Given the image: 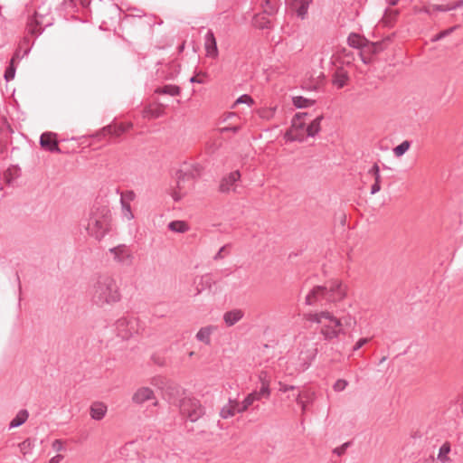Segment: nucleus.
<instances>
[{
	"mask_svg": "<svg viewBox=\"0 0 463 463\" xmlns=\"http://www.w3.org/2000/svg\"><path fill=\"white\" fill-rule=\"evenodd\" d=\"M260 5L262 6L263 12L269 15H272L276 13L277 3L276 0H260Z\"/></svg>",
	"mask_w": 463,
	"mask_h": 463,
	"instance_id": "27",
	"label": "nucleus"
},
{
	"mask_svg": "<svg viewBox=\"0 0 463 463\" xmlns=\"http://www.w3.org/2000/svg\"><path fill=\"white\" fill-rule=\"evenodd\" d=\"M298 404L301 406L302 411L305 412L307 410V402H304V400H302V403H298Z\"/></svg>",
	"mask_w": 463,
	"mask_h": 463,
	"instance_id": "63",
	"label": "nucleus"
},
{
	"mask_svg": "<svg viewBox=\"0 0 463 463\" xmlns=\"http://www.w3.org/2000/svg\"><path fill=\"white\" fill-rule=\"evenodd\" d=\"M111 213L109 207L94 205L89 215L86 230L91 237L100 241L109 230Z\"/></svg>",
	"mask_w": 463,
	"mask_h": 463,
	"instance_id": "3",
	"label": "nucleus"
},
{
	"mask_svg": "<svg viewBox=\"0 0 463 463\" xmlns=\"http://www.w3.org/2000/svg\"><path fill=\"white\" fill-rule=\"evenodd\" d=\"M348 80V75L345 71L343 70H338L333 76V84L335 85L337 88L341 89Z\"/></svg>",
	"mask_w": 463,
	"mask_h": 463,
	"instance_id": "23",
	"label": "nucleus"
},
{
	"mask_svg": "<svg viewBox=\"0 0 463 463\" xmlns=\"http://www.w3.org/2000/svg\"><path fill=\"white\" fill-rule=\"evenodd\" d=\"M247 410H248V409L246 408V406H245V405H243V403H242V402H241V403L238 402V406H237V408H236V412L241 413V412H243V411H247Z\"/></svg>",
	"mask_w": 463,
	"mask_h": 463,
	"instance_id": "60",
	"label": "nucleus"
},
{
	"mask_svg": "<svg viewBox=\"0 0 463 463\" xmlns=\"http://www.w3.org/2000/svg\"><path fill=\"white\" fill-rule=\"evenodd\" d=\"M259 393V395L261 397V398H266L268 399L270 395V390H269V383H264L261 387H260V390L259 392H257Z\"/></svg>",
	"mask_w": 463,
	"mask_h": 463,
	"instance_id": "40",
	"label": "nucleus"
},
{
	"mask_svg": "<svg viewBox=\"0 0 463 463\" xmlns=\"http://www.w3.org/2000/svg\"><path fill=\"white\" fill-rule=\"evenodd\" d=\"M213 284H215V280L213 279L211 274H205V275L202 276L201 282H200V285L202 286V288H197L198 293H200L201 290H203L204 288H211Z\"/></svg>",
	"mask_w": 463,
	"mask_h": 463,
	"instance_id": "32",
	"label": "nucleus"
},
{
	"mask_svg": "<svg viewBox=\"0 0 463 463\" xmlns=\"http://www.w3.org/2000/svg\"><path fill=\"white\" fill-rule=\"evenodd\" d=\"M16 67H7L5 71V79L10 81L14 78Z\"/></svg>",
	"mask_w": 463,
	"mask_h": 463,
	"instance_id": "44",
	"label": "nucleus"
},
{
	"mask_svg": "<svg viewBox=\"0 0 463 463\" xmlns=\"http://www.w3.org/2000/svg\"><path fill=\"white\" fill-rule=\"evenodd\" d=\"M275 109H276L275 108L263 109L260 112V116L262 118L269 119L270 118L273 117V115L275 113Z\"/></svg>",
	"mask_w": 463,
	"mask_h": 463,
	"instance_id": "46",
	"label": "nucleus"
},
{
	"mask_svg": "<svg viewBox=\"0 0 463 463\" xmlns=\"http://www.w3.org/2000/svg\"><path fill=\"white\" fill-rule=\"evenodd\" d=\"M449 4H450V6H451V9L455 10L457 8H460V7L463 6V0H457L456 2L449 3Z\"/></svg>",
	"mask_w": 463,
	"mask_h": 463,
	"instance_id": "58",
	"label": "nucleus"
},
{
	"mask_svg": "<svg viewBox=\"0 0 463 463\" xmlns=\"http://www.w3.org/2000/svg\"><path fill=\"white\" fill-rule=\"evenodd\" d=\"M249 397H252V401L255 402V401H259L261 399V397L259 395V393L257 392V391L255 392H252L251 393L248 394Z\"/></svg>",
	"mask_w": 463,
	"mask_h": 463,
	"instance_id": "61",
	"label": "nucleus"
},
{
	"mask_svg": "<svg viewBox=\"0 0 463 463\" xmlns=\"http://www.w3.org/2000/svg\"><path fill=\"white\" fill-rule=\"evenodd\" d=\"M370 341L369 338H361L359 339L355 345H354L353 347V351H357L359 350L361 347H363L365 344H367L368 342Z\"/></svg>",
	"mask_w": 463,
	"mask_h": 463,
	"instance_id": "48",
	"label": "nucleus"
},
{
	"mask_svg": "<svg viewBox=\"0 0 463 463\" xmlns=\"http://www.w3.org/2000/svg\"><path fill=\"white\" fill-rule=\"evenodd\" d=\"M216 330L214 326H207L200 328L195 337L198 341L209 345H211V335Z\"/></svg>",
	"mask_w": 463,
	"mask_h": 463,
	"instance_id": "18",
	"label": "nucleus"
},
{
	"mask_svg": "<svg viewBox=\"0 0 463 463\" xmlns=\"http://www.w3.org/2000/svg\"><path fill=\"white\" fill-rule=\"evenodd\" d=\"M121 204H122V210L124 212V214L125 216L128 219V220H131L133 219L134 215L131 212V207H130V204L128 203H126L123 199V196H121Z\"/></svg>",
	"mask_w": 463,
	"mask_h": 463,
	"instance_id": "37",
	"label": "nucleus"
},
{
	"mask_svg": "<svg viewBox=\"0 0 463 463\" xmlns=\"http://www.w3.org/2000/svg\"><path fill=\"white\" fill-rule=\"evenodd\" d=\"M347 43L350 47L359 49L360 52L363 51L365 43H367V39L362 37L358 33H352L349 34L347 38Z\"/></svg>",
	"mask_w": 463,
	"mask_h": 463,
	"instance_id": "19",
	"label": "nucleus"
},
{
	"mask_svg": "<svg viewBox=\"0 0 463 463\" xmlns=\"http://www.w3.org/2000/svg\"><path fill=\"white\" fill-rule=\"evenodd\" d=\"M347 384H348L347 381L343 380V379H339V380H337V381L335 383V384H334L333 388H334V390H335V392H342V391H344V390L345 389V387L347 386Z\"/></svg>",
	"mask_w": 463,
	"mask_h": 463,
	"instance_id": "42",
	"label": "nucleus"
},
{
	"mask_svg": "<svg viewBox=\"0 0 463 463\" xmlns=\"http://www.w3.org/2000/svg\"><path fill=\"white\" fill-rule=\"evenodd\" d=\"M411 142L408 140H404L403 142H402L400 145L393 148V153L397 157H400L409 150Z\"/></svg>",
	"mask_w": 463,
	"mask_h": 463,
	"instance_id": "33",
	"label": "nucleus"
},
{
	"mask_svg": "<svg viewBox=\"0 0 463 463\" xmlns=\"http://www.w3.org/2000/svg\"><path fill=\"white\" fill-rule=\"evenodd\" d=\"M239 130H240V127L239 126L224 127V128H220V132L221 133H225V132H229V131L233 132V133H237Z\"/></svg>",
	"mask_w": 463,
	"mask_h": 463,
	"instance_id": "53",
	"label": "nucleus"
},
{
	"mask_svg": "<svg viewBox=\"0 0 463 463\" xmlns=\"http://www.w3.org/2000/svg\"><path fill=\"white\" fill-rule=\"evenodd\" d=\"M52 449L56 451H61L64 448H63V443L61 439H55L53 442H52Z\"/></svg>",
	"mask_w": 463,
	"mask_h": 463,
	"instance_id": "52",
	"label": "nucleus"
},
{
	"mask_svg": "<svg viewBox=\"0 0 463 463\" xmlns=\"http://www.w3.org/2000/svg\"><path fill=\"white\" fill-rule=\"evenodd\" d=\"M31 48L30 39L25 36L24 37L23 41L19 43V46L16 50H20V55H23L24 51L27 48Z\"/></svg>",
	"mask_w": 463,
	"mask_h": 463,
	"instance_id": "43",
	"label": "nucleus"
},
{
	"mask_svg": "<svg viewBox=\"0 0 463 463\" xmlns=\"http://www.w3.org/2000/svg\"><path fill=\"white\" fill-rule=\"evenodd\" d=\"M230 247V244H226L224 246H222L219 250L218 252L214 255L213 257V260H222L225 257V255H228L229 252L227 251V248Z\"/></svg>",
	"mask_w": 463,
	"mask_h": 463,
	"instance_id": "41",
	"label": "nucleus"
},
{
	"mask_svg": "<svg viewBox=\"0 0 463 463\" xmlns=\"http://www.w3.org/2000/svg\"><path fill=\"white\" fill-rule=\"evenodd\" d=\"M28 417L29 413L27 410L24 409L19 411L16 416L10 421L9 428L13 429L21 426L27 420Z\"/></svg>",
	"mask_w": 463,
	"mask_h": 463,
	"instance_id": "21",
	"label": "nucleus"
},
{
	"mask_svg": "<svg viewBox=\"0 0 463 463\" xmlns=\"http://www.w3.org/2000/svg\"><path fill=\"white\" fill-rule=\"evenodd\" d=\"M313 396H314V393L312 392H302V398L304 400V402H311L313 401Z\"/></svg>",
	"mask_w": 463,
	"mask_h": 463,
	"instance_id": "55",
	"label": "nucleus"
},
{
	"mask_svg": "<svg viewBox=\"0 0 463 463\" xmlns=\"http://www.w3.org/2000/svg\"><path fill=\"white\" fill-rule=\"evenodd\" d=\"M163 113V110L161 109H151V108H146L144 109V117L146 118H159Z\"/></svg>",
	"mask_w": 463,
	"mask_h": 463,
	"instance_id": "35",
	"label": "nucleus"
},
{
	"mask_svg": "<svg viewBox=\"0 0 463 463\" xmlns=\"http://www.w3.org/2000/svg\"><path fill=\"white\" fill-rule=\"evenodd\" d=\"M154 398V392L148 387H141L132 396L134 403L142 404Z\"/></svg>",
	"mask_w": 463,
	"mask_h": 463,
	"instance_id": "15",
	"label": "nucleus"
},
{
	"mask_svg": "<svg viewBox=\"0 0 463 463\" xmlns=\"http://www.w3.org/2000/svg\"><path fill=\"white\" fill-rule=\"evenodd\" d=\"M432 11H439V12H448L451 11L450 4L447 5H434L431 6Z\"/></svg>",
	"mask_w": 463,
	"mask_h": 463,
	"instance_id": "45",
	"label": "nucleus"
},
{
	"mask_svg": "<svg viewBox=\"0 0 463 463\" xmlns=\"http://www.w3.org/2000/svg\"><path fill=\"white\" fill-rule=\"evenodd\" d=\"M307 113L306 112H299V113H297L294 118H292V128H303L304 126H305V123L302 122V118L307 117Z\"/></svg>",
	"mask_w": 463,
	"mask_h": 463,
	"instance_id": "34",
	"label": "nucleus"
},
{
	"mask_svg": "<svg viewBox=\"0 0 463 463\" xmlns=\"http://www.w3.org/2000/svg\"><path fill=\"white\" fill-rule=\"evenodd\" d=\"M244 316L241 309H232L223 314V321L227 326H232L238 323Z\"/></svg>",
	"mask_w": 463,
	"mask_h": 463,
	"instance_id": "16",
	"label": "nucleus"
},
{
	"mask_svg": "<svg viewBox=\"0 0 463 463\" xmlns=\"http://www.w3.org/2000/svg\"><path fill=\"white\" fill-rule=\"evenodd\" d=\"M292 102L296 108L302 109V108H307L309 106H312L315 103V100L306 99L302 96H297V97H293Z\"/></svg>",
	"mask_w": 463,
	"mask_h": 463,
	"instance_id": "29",
	"label": "nucleus"
},
{
	"mask_svg": "<svg viewBox=\"0 0 463 463\" xmlns=\"http://www.w3.org/2000/svg\"><path fill=\"white\" fill-rule=\"evenodd\" d=\"M107 406L100 402H95L90 406V417L95 420H100L104 418L107 412Z\"/></svg>",
	"mask_w": 463,
	"mask_h": 463,
	"instance_id": "17",
	"label": "nucleus"
},
{
	"mask_svg": "<svg viewBox=\"0 0 463 463\" xmlns=\"http://www.w3.org/2000/svg\"><path fill=\"white\" fill-rule=\"evenodd\" d=\"M306 319L309 322L322 325L320 333L323 335L325 340H333L337 338L341 333H344L342 320L335 317L329 311L307 314Z\"/></svg>",
	"mask_w": 463,
	"mask_h": 463,
	"instance_id": "4",
	"label": "nucleus"
},
{
	"mask_svg": "<svg viewBox=\"0 0 463 463\" xmlns=\"http://www.w3.org/2000/svg\"><path fill=\"white\" fill-rule=\"evenodd\" d=\"M90 296L92 304L104 307L112 306L121 299L119 287L112 275L99 274L90 288Z\"/></svg>",
	"mask_w": 463,
	"mask_h": 463,
	"instance_id": "1",
	"label": "nucleus"
},
{
	"mask_svg": "<svg viewBox=\"0 0 463 463\" xmlns=\"http://www.w3.org/2000/svg\"><path fill=\"white\" fill-rule=\"evenodd\" d=\"M346 296V286L341 280L334 279L328 281L326 286H315L305 298V304L307 306H317L323 300L326 302H336L344 299Z\"/></svg>",
	"mask_w": 463,
	"mask_h": 463,
	"instance_id": "2",
	"label": "nucleus"
},
{
	"mask_svg": "<svg viewBox=\"0 0 463 463\" xmlns=\"http://www.w3.org/2000/svg\"><path fill=\"white\" fill-rule=\"evenodd\" d=\"M30 52V47H27L24 51V53L23 55H20V50H15L11 61H10V63L8 65V67H15V61L24 58V56H26Z\"/></svg>",
	"mask_w": 463,
	"mask_h": 463,
	"instance_id": "36",
	"label": "nucleus"
},
{
	"mask_svg": "<svg viewBox=\"0 0 463 463\" xmlns=\"http://www.w3.org/2000/svg\"><path fill=\"white\" fill-rule=\"evenodd\" d=\"M133 127L130 122H117L112 121L110 124L103 127L101 129L97 131L91 137L97 138L98 140H101L105 138L107 136H109L112 138H118L122 134L128 131Z\"/></svg>",
	"mask_w": 463,
	"mask_h": 463,
	"instance_id": "6",
	"label": "nucleus"
},
{
	"mask_svg": "<svg viewBox=\"0 0 463 463\" xmlns=\"http://www.w3.org/2000/svg\"><path fill=\"white\" fill-rule=\"evenodd\" d=\"M39 144L42 149L50 153L61 154L59 146L58 135L54 132L46 131L40 136Z\"/></svg>",
	"mask_w": 463,
	"mask_h": 463,
	"instance_id": "8",
	"label": "nucleus"
},
{
	"mask_svg": "<svg viewBox=\"0 0 463 463\" xmlns=\"http://www.w3.org/2000/svg\"><path fill=\"white\" fill-rule=\"evenodd\" d=\"M323 119V116L317 117L307 128V133L308 137H315L320 131V124Z\"/></svg>",
	"mask_w": 463,
	"mask_h": 463,
	"instance_id": "24",
	"label": "nucleus"
},
{
	"mask_svg": "<svg viewBox=\"0 0 463 463\" xmlns=\"http://www.w3.org/2000/svg\"><path fill=\"white\" fill-rule=\"evenodd\" d=\"M312 0H288L289 6L294 10L298 17L302 19L307 13L308 6Z\"/></svg>",
	"mask_w": 463,
	"mask_h": 463,
	"instance_id": "14",
	"label": "nucleus"
},
{
	"mask_svg": "<svg viewBox=\"0 0 463 463\" xmlns=\"http://www.w3.org/2000/svg\"><path fill=\"white\" fill-rule=\"evenodd\" d=\"M293 397L298 404L302 403V392H298L297 395H293Z\"/></svg>",
	"mask_w": 463,
	"mask_h": 463,
	"instance_id": "62",
	"label": "nucleus"
},
{
	"mask_svg": "<svg viewBox=\"0 0 463 463\" xmlns=\"http://www.w3.org/2000/svg\"><path fill=\"white\" fill-rule=\"evenodd\" d=\"M180 412L191 422H195L204 415V408L195 398L184 397L179 403Z\"/></svg>",
	"mask_w": 463,
	"mask_h": 463,
	"instance_id": "5",
	"label": "nucleus"
},
{
	"mask_svg": "<svg viewBox=\"0 0 463 463\" xmlns=\"http://www.w3.org/2000/svg\"><path fill=\"white\" fill-rule=\"evenodd\" d=\"M194 178V175L192 173H185L182 170L178 171L176 173V189L179 191H183L184 189V183L186 181H192Z\"/></svg>",
	"mask_w": 463,
	"mask_h": 463,
	"instance_id": "22",
	"label": "nucleus"
},
{
	"mask_svg": "<svg viewBox=\"0 0 463 463\" xmlns=\"http://www.w3.org/2000/svg\"><path fill=\"white\" fill-rule=\"evenodd\" d=\"M127 196L128 197L129 200H132L135 196L134 192H132V191L128 192Z\"/></svg>",
	"mask_w": 463,
	"mask_h": 463,
	"instance_id": "64",
	"label": "nucleus"
},
{
	"mask_svg": "<svg viewBox=\"0 0 463 463\" xmlns=\"http://www.w3.org/2000/svg\"><path fill=\"white\" fill-rule=\"evenodd\" d=\"M253 402H254L252 401V397H249V395H247V397L242 402L243 405H245L247 409L250 406H251L253 404Z\"/></svg>",
	"mask_w": 463,
	"mask_h": 463,
	"instance_id": "59",
	"label": "nucleus"
},
{
	"mask_svg": "<svg viewBox=\"0 0 463 463\" xmlns=\"http://www.w3.org/2000/svg\"><path fill=\"white\" fill-rule=\"evenodd\" d=\"M44 15L41 14L38 11L34 12V14L28 19L26 30L28 33L33 36H38L42 33L43 26L51 24L49 21L44 23Z\"/></svg>",
	"mask_w": 463,
	"mask_h": 463,
	"instance_id": "10",
	"label": "nucleus"
},
{
	"mask_svg": "<svg viewBox=\"0 0 463 463\" xmlns=\"http://www.w3.org/2000/svg\"><path fill=\"white\" fill-rule=\"evenodd\" d=\"M458 26H453V27H450L447 30H444V31H441L440 33H439L438 34H436L433 38H432V42H437V41H439L441 39H443L444 37L448 36L449 34H450Z\"/></svg>",
	"mask_w": 463,
	"mask_h": 463,
	"instance_id": "38",
	"label": "nucleus"
},
{
	"mask_svg": "<svg viewBox=\"0 0 463 463\" xmlns=\"http://www.w3.org/2000/svg\"><path fill=\"white\" fill-rule=\"evenodd\" d=\"M368 175H372L374 179V182L380 184H382L385 179L389 178L388 176H383L381 175L380 167L377 163H374L373 165L369 169Z\"/></svg>",
	"mask_w": 463,
	"mask_h": 463,
	"instance_id": "28",
	"label": "nucleus"
},
{
	"mask_svg": "<svg viewBox=\"0 0 463 463\" xmlns=\"http://www.w3.org/2000/svg\"><path fill=\"white\" fill-rule=\"evenodd\" d=\"M349 446H350V442H345V443H344L342 446H340V447H338V448H335V449H334V453H335V454H336V455H338V456H341V455H343V454L345 452L346 449H347Z\"/></svg>",
	"mask_w": 463,
	"mask_h": 463,
	"instance_id": "47",
	"label": "nucleus"
},
{
	"mask_svg": "<svg viewBox=\"0 0 463 463\" xmlns=\"http://www.w3.org/2000/svg\"><path fill=\"white\" fill-rule=\"evenodd\" d=\"M259 380L261 383V385L264 383H267L269 384V376H268V373L266 371H261L260 373H259Z\"/></svg>",
	"mask_w": 463,
	"mask_h": 463,
	"instance_id": "50",
	"label": "nucleus"
},
{
	"mask_svg": "<svg viewBox=\"0 0 463 463\" xmlns=\"http://www.w3.org/2000/svg\"><path fill=\"white\" fill-rule=\"evenodd\" d=\"M180 88L176 85H165L156 90L157 94H166L170 96H177L180 94Z\"/></svg>",
	"mask_w": 463,
	"mask_h": 463,
	"instance_id": "26",
	"label": "nucleus"
},
{
	"mask_svg": "<svg viewBox=\"0 0 463 463\" xmlns=\"http://www.w3.org/2000/svg\"><path fill=\"white\" fill-rule=\"evenodd\" d=\"M450 452V445L449 442H445L439 450L438 459L442 463L448 462L449 460L448 454Z\"/></svg>",
	"mask_w": 463,
	"mask_h": 463,
	"instance_id": "30",
	"label": "nucleus"
},
{
	"mask_svg": "<svg viewBox=\"0 0 463 463\" xmlns=\"http://www.w3.org/2000/svg\"><path fill=\"white\" fill-rule=\"evenodd\" d=\"M172 197L175 202H178L183 197L184 194L183 191H179L176 188L172 193Z\"/></svg>",
	"mask_w": 463,
	"mask_h": 463,
	"instance_id": "54",
	"label": "nucleus"
},
{
	"mask_svg": "<svg viewBox=\"0 0 463 463\" xmlns=\"http://www.w3.org/2000/svg\"><path fill=\"white\" fill-rule=\"evenodd\" d=\"M152 361L154 362V364L159 365V366H164L165 365V358L157 355V354H153L152 357H151Z\"/></svg>",
	"mask_w": 463,
	"mask_h": 463,
	"instance_id": "49",
	"label": "nucleus"
},
{
	"mask_svg": "<svg viewBox=\"0 0 463 463\" xmlns=\"http://www.w3.org/2000/svg\"><path fill=\"white\" fill-rule=\"evenodd\" d=\"M241 179V173L239 170L233 171L229 175L223 176L220 182L219 191L221 193H229L236 191V183Z\"/></svg>",
	"mask_w": 463,
	"mask_h": 463,
	"instance_id": "11",
	"label": "nucleus"
},
{
	"mask_svg": "<svg viewBox=\"0 0 463 463\" xmlns=\"http://www.w3.org/2000/svg\"><path fill=\"white\" fill-rule=\"evenodd\" d=\"M201 75H202V76H204L205 74H204V73H203V72H200L199 74H197V75H195V76H193V77L190 79V81H191L192 83H200V84L203 83V82H204V81H203V80L200 78V76H201Z\"/></svg>",
	"mask_w": 463,
	"mask_h": 463,
	"instance_id": "56",
	"label": "nucleus"
},
{
	"mask_svg": "<svg viewBox=\"0 0 463 463\" xmlns=\"http://www.w3.org/2000/svg\"><path fill=\"white\" fill-rule=\"evenodd\" d=\"M253 102H254V101H253V99H252L250 95H248V94H243V95H241V97H239V98L236 99V101H235V103H234L233 107H235L237 104H240V103H244V104L250 105V104H252Z\"/></svg>",
	"mask_w": 463,
	"mask_h": 463,
	"instance_id": "39",
	"label": "nucleus"
},
{
	"mask_svg": "<svg viewBox=\"0 0 463 463\" xmlns=\"http://www.w3.org/2000/svg\"><path fill=\"white\" fill-rule=\"evenodd\" d=\"M109 250L114 255V259L118 262L123 265H130L132 263L133 257L127 246L119 245L110 249Z\"/></svg>",
	"mask_w": 463,
	"mask_h": 463,
	"instance_id": "12",
	"label": "nucleus"
},
{
	"mask_svg": "<svg viewBox=\"0 0 463 463\" xmlns=\"http://www.w3.org/2000/svg\"><path fill=\"white\" fill-rule=\"evenodd\" d=\"M204 48L208 57L213 59L218 57L219 52L217 48V42L212 30H208L204 36Z\"/></svg>",
	"mask_w": 463,
	"mask_h": 463,
	"instance_id": "13",
	"label": "nucleus"
},
{
	"mask_svg": "<svg viewBox=\"0 0 463 463\" xmlns=\"http://www.w3.org/2000/svg\"><path fill=\"white\" fill-rule=\"evenodd\" d=\"M34 439H32L30 438L24 439L23 442L19 444V448L21 452L24 455L30 454L32 452L33 448L34 447Z\"/></svg>",
	"mask_w": 463,
	"mask_h": 463,
	"instance_id": "31",
	"label": "nucleus"
},
{
	"mask_svg": "<svg viewBox=\"0 0 463 463\" xmlns=\"http://www.w3.org/2000/svg\"><path fill=\"white\" fill-rule=\"evenodd\" d=\"M238 406L237 401L229 400L228 404L224 405L220 411V416L222 419H228L235 415L236 408Z\"/></svg>",
	"mask_w": 463,
	"mask_h": 463,
	"instance_id": "20",
	"label": "nucleus"
},
{
	"mask_svg": "<svg viewBox=\"0 0 463 463\" xmlns=\"http://www.w3.org/2000/svg\"><path fill=\"white\" fill-rule=\"evenodd\" d=\"M168 229L175 232L184 233L189 230V226L184 221H173L168 223Z\"/></svg>",
	"mask_w": 463,
	"mask_h": 463,
	"instance_id": "25",
	"label": "nucleus"
},
{
	"mask_svg": "<svg viewBox=\"0 0 463 463\" xmlns=\"http://www.w3.org/2000/svg\"><path fill=\"white\" fill-rule=\"evenodd\" d=\"M297 387L294 386V385H288V384H285V383H279V391L282 392H287L288 391H293Z\"/></svg>",
	"mask_w": 463,
	"mask_h": 463,
	"instance_id": "51",
	"label": "nucleus"
},
{
	"mask_svg": "<svg viewBox=\"0 0 463 463\" xmlns=\"http://www.w3.org/2000/svg\"><path fill=\"white\" fill-rule=\"evenodd\" d=\"M385 49L384 42H370L367 40L363 51L360 52V57L364 64L372 61V56L383 52Z\"/></svg>",
	"mask_w": 463,
	"mask_h": 463,
	"instance_id": "9",
	"label": "nucleus"
},
{
	"mask_svg": "<svg viewBox=\"0 0 463 463\" xmlns=\"http://www.w3.org/2000/svg\"><path fill=\"white\" fill-rule=\"evenodd\" d=\"M381 185L382 184L374 182L371 186V194H375L378 193L381 190Z\"/></svg>",
	"mask_w": 463,
	"mask_h": 463,
	"instance_id": "57",
	"label": "nucleus"
},
{
	"mask_svg": "<svg viewBox=\"0 0 463 463\" xmlns=\"http://www.w3.org/2000/svg\"><path fill=\"white\" fill-rule=\"evenodd\" d=\"M117 334L122 339H128L137 331L135 317H121L116 321Z\"/></svg>",
	"mask_w": 463,
	"mask_h": 463,
	"instance_id": "7",
	"label": "nucleus"
}]
</instances>
